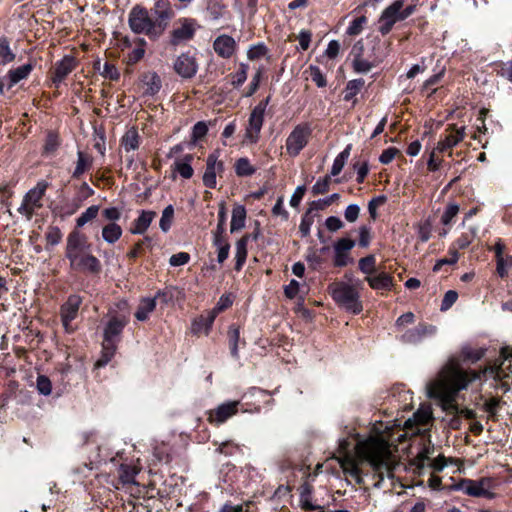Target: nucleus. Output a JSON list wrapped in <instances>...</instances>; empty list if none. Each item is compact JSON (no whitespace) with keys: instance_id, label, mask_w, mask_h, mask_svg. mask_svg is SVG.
Masks as SVG:
<instances>
[{"instance_id":"50","label":"nucleus","mask_w":512,"mask_h":512,"mask_svg":"<svg viewBox=\"0 0 512 512\" xmlns=\"http://www.w3.org/2000/svg\"><path fill=\"white\" fill-rule=\"evenodd\" d=\"M240 333L239 330L233 326L229 328V343L231 355L234 358H238V342H239Z\"/></svg>"},{"instance_id":"35","label":"nucleus","mask_w":512,"mask_h":512,"mask_svg":"<svg viewBox=\"0 0 512 512\" xmlns=\"http://www.w3.org/2000/svg\"><path fill=\"white\" fill-rule=\"evenodd\" d=\"M122 233V228L116 223H109L102 228V238L108 244L117 242Z\"/></svg>"},{"instance_id":"19","label":"nucleus","mask_w":512,"mask_h":512,"mask_svg":"<svg viewBox=\"0 0 512 512\" xmlns=\"http://www.w3.org/2000/svg\"><path fill=\"white\" fill-rule=\"evenodd\" d=\"M77 60L72 55H65L60 61H57L54 66L52 81L58 86L76 67Z\"/></svg>"},{"instance_id":"63","label":"nucleus","mask_w":512,"mask_h":512,"mask_svg":"<svg viewBox=\"0 0 512 512\" xmlns=\"http://www.w3.org/2000/svg\"><path fill=\"white\" fill-rule=\"evenodd\" d=\"M437 153H439V152H438V150H436V147H434L429 153V158L427 161V168L431 172L437 171L441 167V164H442V160L437 158Z\"/></svg>"},{"instance_id":"4","label":"nucleus","mask_w":512,"mask_h":512,"mask_svg":"<svg viewBox=\"0 0 512 512\" xmlns=\"http://www.w3.org/2000/svg\"><path fill=\"white\" fill-rule=\"evenodd\" d=\"M89 249L90 245L83 234L77 230L69 233L65 256L69 260L72 270L89 273L100 272V261L90 253Z\"/></svg>"},{"instance_id":"16","label":"nucleus","mask_w":512,"mask_h":512,"mask_svg":"<svg viewBox=\"0 0 512 512\" xmlns=\"http://www.w3.org/2000/svg\"><path fill=\"white\" fill-rule=\"evenodd\" d=\"M82 299L79 295H70L61 307V320L66 332H73L71 322L77 317Z\"/></svg>"},{"instance_id":"62","label":"nucleus","mask_w":512,"mask_h":512,"mask_svg":"<svg viewBox=\"0 0 512 512\" xmlns=\"http://www.w3.org/2000/svg\"><path fill=\"white\" fill-rule=\"evenodd\" d=\"M458 293L454 290H449L445 293L441 303V311H447L457 301Z\"/></svg>"},{"instance_id":"3","label":"nucleus","mask_w":512,"mask_h":512,"mask_svg":"<svg viewBox=\"0 0 512 512\" xmlns=\"http://www.w3.org/2000/svg\"><path fill=\"white\" fill-rule=\"evenodd\" d=\"M107 317L108 321L103 333L102 356L97 360L96 367L105 366L115 354L120 335L130 319L127 302L120 301L115 308H110Z\"/></svg>"},{"instance_id":"53","label":"nucleus","mask_w":512,"mask_h":512,"mask_svg":"<svg viewBox=\"0 0 512 512\" xmlns=\"http://www.w3.org/2000/svg\"><path fill=\"white\" fill-rule=\"evenodd\" d=\"M461 356L464 360H469L472 363L479 361L484 356L483 349L473 350L472 348L465 347L461 351Z\"/></svg>"},{"instance_id":"49","label":"nucleus","mask_w":512,"mask_h":512,"mask_svg":"<svg viewBox=\"0 0 512 512\" xmlns=\"http://www.w3.org/2000/svg\"><path fill=\"white\" fill-rule=\"evenodd\" d=\"M309 73L311 80L320 88L325 87L327 85L326 77L322 73L321 69L318 66L311 65L309 66Z\"/></svg>"},{"instance_id":"32","label":"nucleus","mask_w":512,"mask_h":512,"mask_svg":"<svg viewBox=\"0 0 512 512\" xmlns=\"http://www.w3.org/2000/svg\"><path fill=\"white\" fill-rule=\"evenodd\" d=\"M246 209L243 205H237L232 210V218L230 223V231L234 233L241 230L245 226Z\"/></svg>"},{"instance_id":"54","label":"nucleus","mask_w":512,"mask_h":512,"mask_svg":"<svg viewBox=\"0 0 512 512\" xmlns=\"http://www.w3.org/2000/svg\"><path fill=\"white\" fill-rule=\"evenodd\" d=\"M248 66L241 64L240 69L232 75V85L235 87L241 86L247 80Z\"/></svg>"},{"instance_id":"64","label":"nucleus","mask_w":512,"mask_h":512,"mask_svg":"<svg viewBox=\"0 0 512 512\" xmlns=\"http://www.w3.org/2000/svg\"><path fill=\"white\" fill-rule=\"evenodd\" d=\"M190 255L187 252H179L176 254H173L169 259V264L171 266L177 267L185 265L189 262Z\"/></svg>"},{"instance_id":"44","label":"nucleus","mask_w":512,"mask_h":512,"mask_svg":"<svg viewBox=\"0 0 512 512\" xmlns=\"http://www.w3.org/2000/svg\"><path fill=\"white\" fill-rule=\"evenodd\" d=\"M15 59V54L11 51L9 42L6 38H0V65H5Z\"/></svg>"},{"instance_id":"21","label":"nucleus","mask_w":512,"mask_h":512,"mask_svg":"<svg viewBox=\"0 0 512 512\" xmlns=\"http://www.w3.org/2000/svg\"><path fill=\"white\" fill-rule=\"evenodd\" d=\"M355 246V242L348 238H341L334 244V266L344 267L351 261L349 251Z\"/></svg>"},{"instance_id":"38","label":"nucleus","mask_w":512,"mask_h":512,"mask_svg":"<svg viewBox=\"0 0 512 512\" xmlns=\"http://www.w3.org/2000/svg\"><path fill=\"white\" fill-rule=\"evenodd\" d=\"M300 503L301 507L305 510L314 511L320 508V506L314 505L312 503V491L308 484H305L301 487Z\"/></svg>"},{"instance_id":"36","label":"nucleus","mask_w":512,"mask_h":512,"mask_svg":"<svg viewBox=\"0 0 512 512\" xmlns=\"http://www.w3.org/2000/svg\"><path fill=\"white\" fill-rule=\"evenodd\" d=\"M355 50H359V52L357 54H355L354 59L352 61L353 70L356 73H362V74L368 73L373 68V64L361 56V51L363 50V46L361 45L360 47H357V45H356V46H354L353 51H355Z\"/></svg>"},{"instance_id":"28","label":"nucleus","mask_w":512,"mask_h":512,"mask_svg":"<svg viewBox=\"0 0 512 512\" xmlns=\"http://www.w3.org/2000/svg\"><path fill=\"white\" fill-rule=\"evenodd\" d=\"M193 159L194 157L191 154H186L183 158L177 159L173 164L174 171L178 172L183 178L190 179L194 172L191 166Z\"/></svg>"},{"instance_id":"58","label":"nucleus","mask_w":512,"mask_h":512,"mask_svg":"<svg viewBox=\"0 0 512 512\" xmlns=\"http://www.w3.org/2000/svg\"><path fill=\"white\" fill-rule=\"evenodd\" d=\"M386 202V196L381 195L371 199L368 203V212L372 219L377 218V208Z\"/></svg>"},{"instance_id":"24","label":"nucleus","mask_w":512,"mask_h":512,"mask_svg":"<svg viewBox=\"0 0 512 512\" xmlns=\"http://www.w3.org/2000/svg\"><path fill=\"white\" fill-rule=\"evenodd\" d=\"M153 14L156 17V22L162 25L172 19L174 11L169 0H157L152 8Z\"/></svg>"},{"instance_id":"10","label":"nucleus","mask_w":512,"mask_h":512,"mask_svg":"<svg viewBox=\"0 0 512 512\" xmlns=\"http://www.w3.org/2000/svg\"><path fill=\"white\" fill-rule=\"evenodd\" d=\"M199 25L193 18L182 17L175 21L172 31L170 32V44L178 46L190 41Z\"/></svg>"},{"instance_id":"7","label":"nucleus","mask_w":512,"mask_h":512,"mask_svg":"<svg viewBox=\"0 0 512 512\" xmlns=\"http://www.w3.org/2000/svg\"><path fill=\"white\" fill-rule=\"evenodd\" d=\"M47 186V183L44 181L38 182L35 187L31 188L24 195L22 203L18 208V212L28 221L32 219L37 210L42 208V199L45 195Z\"/></svg>"},{"instance_id":"37","label":"nucleus","mask_w":512,"mask_h":512,"mask_svg":"<svg viewBox=\"0 0 512 512\" xmlns=\"http://www.w3.org/2000/svg\"><path fill=\"white\" fill-rule=\"evenodd\" d=\"M156 307V301L154 298H146L143 299L138 306V309L135 313V317L139 321H145L149 314L154 311Z\"/></svg>"},{"instance_id":"17","label":"nucleus","mask_w":512,"mask_h":512,"mask_svg":"<svg viewBox=\"0 0 512 512\" xmlns=\"http://www.w3.org/2000/svg\"><path fill=\"white\" fill-rule=\"evenodd\" d=\"M436 327L425 323H420L412 329L406 330L400 340L405 344H417L420 343L426 337L434 335Z\"/></svg>"},{"instance_id":"59","label":"nucleus","mask_w":512,"mask_h":512,"mask_svg":"<svg viewBox=\"0 0 512 512\" xmlns=\"http://www.w3.org/2000/svg\"><path fill=\"white\" fill-rule=\"evenodd\" d=\"M310 211L311 209L305 215H303L299 225V231L302 237H307L310 234L311 226L314 222L313 218L309 216Z\"/></svg>"},{"instance_id":"26","label":"nucleus","mask_w":512,"mask_h":512,"mask_svg":"<svg viewBox=\"0 0 512 512\" xmlns=\"http://www.w3.org/2000/svg\"><path fill=\"white\" fill-rule=\"evenodd\" d=\"M365 280L374 290H391L393 287V277L386 272H380L377 275L367 276Z\"/></svg>"},{"instance_id":"55","label":"nucleus","mask_w":512,"mask_h":512,"mask_svg":"<svg viewBox=\"0 0 512 512\" xmlns=\"http://www.w3.org/2000/svg\"><path fill=\"white\" fill-rule=\"evenodd\" d=\"M330 176H325L322 179H318L312 187V193L314 195L324 194L329 190L330 187Z\"/></svg>"},{"instance_id":"56","label":"nucleus","mask_w":512,"mask_h":512,"mask_svg":"<svg viewBox=\"0 0 512 512\" xmlns=\"http://www.w3.org/2000/svg\"><path fill=\"white\" fill-rule=\"evenodd\" d=\"M366 21L365 16L354 19L347 28V34L351 36L360 34Z\"/></svg>"},{"instance_id":"52","label":"nucleus","mask_w":512,"mask_h":512,"mask_svg":"<svg viewBox=\"0 0 512 512\" xmlns=\"http://www.w3.org/2000/svg\"><path fill=\"white\" fill-rule=\"evenodd\" d=\"M48 244L54 246L60 243L62 239V232L57 226H50L45 235Z\"/></svg>"},{"instance_id":"15","label":"nucleus","mask_w":512,"mask_h":512,"mask_svg":"<svg viewBox=\"0 0 512 512\" xmlns=\"http://www.w3.org/2000/svg\"><path fill=\"white\" fill-rule=\"evenodd\" d=\"M240 401H228L208 411V421L213 425H220L229 418L236 415L239 410Z\"/></svg>"},{"instance_id":"23","label":"nucleus","mask_w":512,"mask_h":512,"mask_svg":"<svg viewBox=\"0 0 512 512\" xmlns=\"http://www.w3.org/2000/svg\"><path fill=\"white\" fill-rule=\"evenodd\" d=\"M155 217L156 212L150 210H142L140 215L133 221L130 228V233L135 235L144 234Z\"/></svg>"},{"instance_id":"9","label":"nucleus","mask_w":512,"mask_h":512,"mask_svg":"<svg viewBox=\"0 0 512 512\" xmlns=\"http://www.w3.org/2000/svg\"><path fill=\"white\" fill-rule=\"evenodd\" d=\"M312 134L309 124L301 123L296 125L288 135L285 142V149L289 156L296 157L307 146Z\"/></svg>"},{"instance_id":"43","label":"nucleus","mask_w":512,"mask_h":512,"mask_svg":"<svg viewBox=\"0 0 512 512\" xmlns=\"http://www.w3.org/2000/svg\"><path fill=\"white\" fill-rule=\"evenodd\" d=\"M174 218V208L172 205H168L164 208L162 216L159 221V227L163 232H168L171 228Z\"/></svg>"},{"instance_id":"33","label":"nucleus","mask_w":512,"mask_h":512,"mask_svg":"<svg viewBox=\"0 0 512 512\" xmlns=\"http://www.w3.org/2000/svg\"><path fill=\"white\" fill-rule=\"evenodd\" d=\"M93 159L90 155L78 151L77 152V162L76 167L72 173L73 178H79L83 173L89 170L92 166Z\"/></svg>"},{"instance_id":"6","label":"nucleus","mask_w":512,"mask_h":512,"mask_svg":"<svg viewBox=\"0 0 512 512\" xmlns=\"http://www.w3.org/2000/svg\"><path fill=\"white\" fill-rule=\"evenodd\" d=\"M332 299L342 309L353 314H359L363 310L360 295L355 285L345 282H333L328 286Z\"/></svg>"},{"instance_id":"29","label":"nucleus","mask_w":512,"mask_h":512,"mask_svg":"<svg viewBox=\"0 0 512 512\" xmlns=\"http://www.w3.org/2000/svg\"><path fill=\"white\" fill-rule=\"evenodd\" d=\"M364 85L365 81L362 78L348 81L344 91V100L347 102L351 101L353 106H355L357 103L356 95L362 90Z\"/></svg>"},{"instance_id":"13","label":"nucleus","mask_w":512,"mask_h":512,"mask_svg":"<svg viewBox=\"0 0 512 512\" xmlns=\"http://www.w3.org/2000/svg\"><path fill=\"white\" fill-rule=\"evenodd\" d=\"M466 136L465 127L456 128L454 125L446 129V134L440 138L436 147L439 153L452 155L453 147L457 146Z\"/></svg>"},{"instance_id":"39","label":"nucleus","mask_w":512,"mask_h":512,"mask_svg":"<svg viewBox=\"0 0 512 512\" xmlns=\"http://www.w3.org/2000/svg\"><path fill=\"white\" fill-rule=\"evenodd\" d=\"M138 470L129 465H121L119 469V479L123 484H136L135 477Z\"/></svg>"},{"instance_id":"20","label":"nucleus","mask_w":512,"mask_h":512,"mask_svg":"<svg viewBox=\"0 0 512 512\" xmlns=\"http://www.w3.org/2000/svg\"><path fill=\"white\" fill-rule=\"evenodd\" d=\"M431 420V408L428 406H422L413 414L412 418H409L404 422V430H412L414 427H416V431H413V433L419 434L422 431L421 427L429 424Z\"/></svg>"},{"instance_id":"12","label":"nucleus","mask_w":512,"mask_h":512,"mask_svg":"<svg viewBox=\"0 0 512 512\" xmlns=\"http://www.w3.org/2000/svg\"><path fill=\"white\" fill-rule=\"evenodd\" d=\"M404 6V0H395L392 4L386 7L380 18L378 30L382 35L388 34L393 28L394 24L402 20L401 9Z\"/></svg>"},{"instance_id":"46","label":"nucleus","mask_w":512,"mask_h":512,"mask_svg":"<svg viewBox=\"0 0 512 512\" xmlns=\"http://www.w3.org/2000/svg\"><path fill=\"white\" fill-rule=\"evenodd\" d=\"M235 171L238 176H250L255 169L247 158H240L236 161Z\"/></svg>"},{"instance_id":"40","label":"nucleus","mask_w":512,"mask_h":512,"mask_svg":"<svg viewBox=\"0 0 512 512\" xmlns=\"http://www.w3.org/2000/svg\"><path fill=\"white\" fill-rule=\"evenodd\" d=\"M100 207L98 205H92L88 207L81 215L76 219V227L81 228L89 221L95 219L99 213Z\"/></svg>"},{"instance_id":"61","label":"nucleus","mask_w":512,"mask_h":512,"mask_svg":"<svg viewBox=\"0 0 512 512\" xmlns=\"http://www.w3.org/2000/svg\"><path fill=\"white\" fill-rule=\"evenodd\" d=\"M354 169L357 173L356 181L358 183H363L369 172L368 161L356 162L354 164Z\"/></svg>"},{"instance_id":"48","label":"nucleus","mask_w":512,"mask_h":512,"mask_svg":"<svg viewBox=\"0 0 512 512\" xmlns=\"http://www.w3.org/2000/svg\"><path fill=\"white\" fill-rule=\"evenodd\" d=\"M497 261V273L498 275L503 278L507 276L508 269L512 267V256L510 255H503L500 258H496Z\"/></svg>"},{"instance_id":"60","label":"nucleus","mask_w":512,"mask_h":512,"mask_svg":"<svg viewBox=\"0 0 512 512\" xmlns=\"http://www.w3.org/2000/svg\"><path fill=\"white\" fill-rule=\"evenodd\" d=\"M339 198H340V195L338 193H334L325 199H319L317 201H313L311 204V209L322 210L325 207L331 205L334 201L338 200Z\"/></svg>"},{"instance_id":"34","label":"nucleus","mask_w":512,"mask_h":512,"mask_svg":"<svg viewBox=\"0 0 512 512\" xmlns=\"http://www.w3.org/2000/svg\"><path fill=\"white\" fill-rule=\"evenodd\" d=\"M94 69L97 70L101 76L110 80H118L120 77L116 66L109 62L101 63L100 60H97L94 63Z\"/></svg>"},{"instance_id":"42","label":"nucleus","mask_w":512,"mask_h":512,"mask_svg":"<svg viewBox=\"0 0 512 512\" xmlns=\"http://www.w3.org/2000/svg\"><path fill=\"white\" fill-rule=\"evenodd\" d=\"M418 461L421 466L427 464L431 466L434 471H441L446 466V459L444 456H438L437 458L430 460L427 455L420 454Z\"/></svg>"},{"instance_id":"41","label":"nucleus","mask_w":512,"mask_h":512,"mask_svg":"<svg viewBox=\"0 0 512 512\" xmlns=\"http://www.w3.org/2000/svg\"><path fill=\"white\" fill-rule=\"evenodd\" d=\"M218 312L213 308L207 315V317L201 316L193 322L192 329L195 333H200L201 329L198 327L200 322H205V334L209 333V330L217 316Z\"/></svg>"},{"instance_id":"30","label":"nucleus","mask_w":512,"mask_h":512,"mask_svg":"<svg viewBox=\"0 0 512 512\" xmlns=\"http://www.w3.org/2000/svg\"><path fill=\"white\" fill-rule=\"evenodd\" d=\"M140 136L136 128L132 127L126 131L121 139V146L126 152L135 151L139 148Z\"/></svg>"},{"instance_id":"57","label":"nucleus","mask_w":512,"mask_h":512,"mask_svg":"<svg viewBox=\"0 0 512 512\" xmlns=\"http://www.w3.org/2000/svg\"><path fill=\"white\" fill-rule=\"evenodd\" d=\"M37 389L40 394L48 396L51 394L52 385L48 377L40 375L37 378Z\"/></svg>"},{"instance_id":"45","label":"nucleus","mask_w":512,"mask_h":512,"mask_svg":"<svg viewBox=\"0 0 512 512\" xmlns=\"http://www.w3.org/2000/svg\"><path fill=\"white\" fill-rule=\"evenodd\" d=\"M376 259L374 255H368L361 258L358 262V266L361 272L367 276H372L375 271Z\"/></svg>"},{"instance_id":"47","label":"nucleus","mask_w":512,"mask_h":512,"mask_svg":"<svg viewBox=\"0 0 512 512\" xmlns=\"http://www.w3.org/2000/svg\"><path fill=\"white\" fill-rule=\"evenodd\" d=\"M478 229L476 227L470 228L469 232L463 233L455 242L457 248L465 249L467 248L472 241L475 239L477 235Z\"/></svg>"},{"instance_id":"22","label":"nucleus","mask_w":512,"mask_h":512,"mask_svg":"<svg viewBox=\"0 0 512 512\" xmlns=\"http://www.w3.org/2000/svg\"><path fill=\"white\" fill-rule=\"evenodd\" d=\"M235 40L226 34L218 36L213 42V49L219 57L230 58L236 50Z\"/></svg>"},{"instance_id":"2","label":"nucleus","mask_w":512,"mask_h":512,"mask_svg":"<svg viewBox=\"0 0 512 512\" xmlns=\"http://www.w3.org/2000/svg\"><path fill=\"white\" fill-rule=\"evenodd\" d=\"M502 361L498 364L487 366L481 371H466L459 367L454 360L449 361L439 372L436 379L427 385V393L430 398L439 399L445 406L453 405L459 391L464 390L468 385L482 376H489L500 382L498 388L504 393L510 390L509 383L505 380L512 375V348L505 347L501 350Z\"/></svg>"},{"instance_id":"14","label":"nucleus","mask_w":512,"mask_h":512,"mask_svg":"<svg viewBox=\"0 0 512 512\" xmlns=\"http://www.w3.org/2000/svg\"><path fill=\"white\" fill-rule=\"evenodd\" d=\"M174 71L183 79L193 78L198 71V62L195 56L188 52L181 53L173 63Z\"/></svg>"},{"instance_id":"5","label":"nucleus","mask_w":512,"mask_h":512,"mask_svg":"<svg viewBox=\"0 0 512 512\" xmlns=\"http://www.w3.org/2000/svg\"><path fill=\"white\" fill-rule=\"evenodd\" d=\"M128 24L135 34H145L150 39L160 37L166 28V24L162 25L153 20L148 10L141 5H135L130 10Z\"/></svg>"},{"instance_id":"25","label":"nucleus","mask_w":512,"mask_h":512,"mask_svg":"<svg viewBox=\"0 0 512 512\" xmlns=\"http://www.w3.org/2000/svg\"><path fill=\"white\" fill-rule=\"evenodd\" d=\"M141 85L145 95L153 96L157 94L161 87V78L156 72H146L141 76Z\"/></svg>"},{"instance_id":"1","label":"nucleus","mask_w":512,"mask_h":512,"mask_svg":"<svg viewBox=\"0 0 512 512\" xmlns=\"http://www.w3.org/2000/svg\"><path fill=\"white\" fill-rule=\"evenodd\" d=\"M377 433L381 435L371 436L360 441L357 436L345 438L339 441L337 459L345 476L353 480L356 484L362 482L361 472L359 468L360 461H366L375 471L379 480L375 483L378 487L385 477L392 476L394 460L390 446L394 442H403L406 433L398 429L395 436L394 430L389 426H385L382 431L376 428Z\"/></svg>"},{"instance_id":"31","label":"nucleus","mask_w":512,"mask_h":512,"mask_svg":"<svg viewBox=\"0 0 512 512\" xmlns=\"http://www.w3.org/2000/svg\"><path fill=\"white\" fill-rule=\"evenodd\" d=\"M249 236L245 235L240 238L235 244V270L240 271L245 264L247 258V244Z\"/></svg>"},{"instance_id":"51","label":"nucleus","mask_w":512,"mask_h":512,"mask_svg":"<svg viewBox=\"0 0 512 512\" xmlns=\"http://www.w3.org/2000/svg\"><path fill=\"white\" fill-rule=\"evenodd\" d=\"M458 212L459 205L456 203H449L441 216L442 224L449 225L452 222L453 218L458 214Z\"/></svg>"},{"instance_id":"27","label":"nucleus","mask_w":512,"mask_h":512,"mask_svg":"<svg viewBox=\"0 0 512 512\" xmlns=\"http://www.w3.org/2000/svg\"><path fill=\"white\" fill-rule=\"evenodd\" d=\"M34 65L32 63H26L17 68L8 71V88H12L14 85L19 83L21 80L26 79L32 72Z\"/></svg>"},{"instance_id":"8","label":"nucleus","mask_w":512,"mask_h":512,"mask_svg":"<svg viewBox=\"0 0 512 512\" xmlns=\"http://www.w3.org/2000/svg\"><path fill=\"white\" fill-rule=\"evenodd\" d=\"M494 481L490 477H483L479 480L463 479L455 485V489L463 491L472 497H483L493 499L495 493L492 492Z\"/></svg>"},{"instance_id":"11","label":"nucleus","mask_w":512,"mask_h":512,"mask_svg":"<svg viewBox=\"0 0 512 512\" xmlns=\"http://www.w3.org/2000/svg\"><path fill=\"white\" fill-rule=\"evenodd\" d=\"M270 98L267 97L264 101L260 102L252 110L248 126L246 128L245 139L250 143H256L259 139V134L264 122V114Z\"/></svg>"},{"instance_id":"18","label":"nucleus","mask_w":512,"mask_h":512,"mask_svg":"<svg viewBox=\"0 0 512 512\" xmlns=\"http://www.w3.org/2000/svg\"><path fill=\"white\" fill-rule=\"evenodd\" d=\"M224 170V165L218 160V154L212 153L207 157L206 169L203 175V184L208 188L216 187V177Z\"/></svg>"}]
</instances>
